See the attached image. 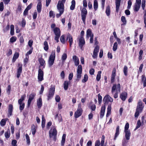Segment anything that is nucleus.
Returning a JSON list of instances; mask_svg holds the SVG:
<instances>
[{"label":"nucleus","instance_id":"f257e3e1","mask_svg":"<svg viewBox=\"0 0 146 146\" xmlns=\"http://www.w3.org/2000/svg\"><path fill=\"white\" fill-rule=\"evenodd\" d=\"M103 100L104 102V105L102 106L101 108L100 115V117L101 118H102L104 115L106 109L105 105L108 104L109 102H112L113 99L109 95H107L104 97Z\"/></svg>","mask_w":146,"mask_h":146},{"label":"nucleus","instance_id":"f03ea898","mask_svg":"<svg viewBox=\"0 0 146 146\" xmlns=\"http://www.w3.org/2000/svg\"><path fill=\"white\" fill-rule=\"evenodd\" d=\"M144 107V105L141 101L138 102L136 110L134 116L135 117H137L140 113L141 112Z\"/></svg>","mask_w":146,"mask_h":146},{"label":"nucleus","instance_id":"7ed1b4c3","mask_svg":"<svg viewBox=\"0 0 146 146\" xmlns=\"http://www.w3.org/2000/svg\"><path fill=\"white\" fill-rule=\"evenodd\" d=\"M57 7L60 13L56 14V17L57 18H58L64 13V5L61 1H58Z\"/></svg>","mask_w":146,"mask_h":146},{"label":"nucleus","instance_id":"20e7f679","mask_svg":"<svg viewBox=\"0 0 146 146\" xmlns=\"http://www.w3.org/2000/svg\"><path fill=\"white\" fill-rule=\"evenodd\" d=\"M57 134V132L55 127H52L49 131V137L50 138L53 137L54 140L56 141Z\"/></svg>","mask_w":146,"mask_h":146},{"label":"nucleus","instance_id":"39448f33","mask_svg":"<svg viewBox=\"0 0 146 146\" xmlns=\"http://www.w3.org/2000/svg\"><path fill=\"white\" fill-rule=\"evenodd\" d=\"M53 31L55 35L54 39L58 42H59V38L60 36V29L58 27H56L54 29Z\"/></svg>","mask_w":146,"mask_h":146},{"label":"nucleus","instance_id":"423d86ee","mask_svg":"<svg viewBox=\"0 0 146 146\" xmlns=\"http://www.w3.org/2000/svg\"><path fill=\"white\" fill-rule=\"evenodd\" d=\"M87 14V11L86 9L85 8H83L81 11V15L82 19L84 24L86 23V19Z\"/></svg>","mask_w":146,"mask_h":146},{"label":"nucleus","instance_id":"0eeeda50","mask_svg":"<svg viewBox=\"0 0 146 146\" xmlns=\"http://www.w3.org/2000/svg\"><path fill=\"white\" fill-rule=\"evenodd\" d=\"M141 0H136V2L135 3L133 7V9L135 11L137 12L139 10L141 5Z\"/></svg>","mask_w":146,"mask_h":146},{"label":"nucleus","instance_id":"6e6552de","mask_svg":"<svg viewBox=\"0 0 146 146\" xmlns=\"http://www.w3.org/2000/svg\"><path fill=\"white\" fill-rule=\"evenodd\" d=\"M54 92L55 88H54L51 87L50 88L48 93L47 95L48 100H50L53 97L54 94Z\"/></svg>","mask_w":146,"mask_h":146},{"label":"nucleus","instance_id":"1a4fd4ad","mask_svg":"<svg viewBox=\"0 0 146 146\" xmlns=\"http://www.w3.org/2000/svg\"><path fill=\"white\" fill-rule=\"evenodd\" d=\"M120 85L119 84H118L117 85L114 84L111 90L112 94H113L114 91L116 90V92L119 93L120 92Z\"/></svg>","mask_w":146,"mask_h":146},{"label":"nucleus","instance_id":"9d476101","mask_svg":"<svg viewBox=\"0 0 146 146\" xmlns=\"http://www.w3.org/2000/svg\"><path fill=\"white\" fill-rule=\"evenodd\" d=\"M36 95V93L34 92L32 93L30 95L28 101L27 105L28 107H29L30 106L32 101Z\"/></svg>","mask_w":146,"mask_h":146},{"label":"nucleus","instance_id":"9b49d317","mask_svg":"<svg viewBox=\"0 0 146 146\" xmlns=\"http://www.w3.org/2000/svg\"><path fill=\"white\" fill-rule=\"evenodd\" d=\"M78 38L79 40V46L81 49H82L83 45L85 44L84 39L82 36H80Z\"/></svg>","mask_w":146,"mask_h":146},{"label":"nucleus","instance_id":"f8f14e48","mask_svg":"<svg viewBox=\"0 0 146 146\" xmlns=\"http://www.w3.org/2000/svg\"><path fill=\"white\" fill-rule=\"evenodd\" d=\"M44 73L43 71L41 69H39L38 70V78L39 81H42L43 80Z\"/></svg>","mask_w":146,"mask_h":146},{"label":"nucleus","instance_id":"ddd939ff","mask_svg":"<svg viewBox=\"0 0 146 146\" xmlns=\"http://www.w3.org/2000/svg\"><path fill=\"white\" fill-rule=\"evenodd\" d=\"M99 47L98 46H96L94 50V51L93 52V55H92V57L94 58H97V56L98 55V53L99 51Z\"/></svg>","mask_w":146,"mask_h":146},{"label":"nucleus","instance_id":"4468645a","mask_svg":"<svg viewBox=\"0 0 146 146\" xmlns=\"http://www.w3.org/2000/svg\"><path fill=\"white\" fill-rule=\"evenodd\" d=\"M68 40L70 43V46L71 47L73 43V38L72 36L69 33L66 36V41H67Z\"/></svg>","mask_w":146,"mask_h":146},{"label":"nucleus","instance_id":"2eb2a0df","mask_svg":"<svg viewBox=\"0 0 146 146\" xmlns=\"http://www.w3.org/2000/svg\"><path fill=\"white\" fill-rule=\"evenodd\" d=\"M73 60L74 61V64L76 66H78L79 64V61L78 58L76 56H73Z\"/></svg>","mask_w":146,"mask_h":146},{"label":"nucleus","instance_id":"dca6fc26","mask_svg":"<svg viewBox=\"0 0 146 146\" xmlns=\"http://www.w3.org/2000/svg\"><path fill=\"white\" fill-rule=\"evenodd\" d=\"M127 94L125 92H123L120 95V98L123 101H125L127 98Z\"/></svg>","mask_w":146,"mask_h":146},{"label":"nucleus","instance_id":"f3484780","mask_svg":"<svg viewBox=\"0 0 146 146\" xmlns=\"http://www.w3.org/2000/svg\"><path fill=\"white\" fill-rule=\"evenodd\" d=\"M82 110L77 109V111H76L74 113L75 117L77 118L80 117L82 114Z\"/></svg>","mask_w":146,"mask_h":146},{"label":"nucleus","instance_id":"a211bd4d","mask_svg":"<svg viewBox=\"0 0 146 146\" xmlns=\"http://www.w3.org/2000/svg\"><path fill=\"white\" fill-rule=\"evenodd\" d=\"M116 3V11L118 12L119 9L120 4L121 0H115Z\"/></svg>","mask_w":146,"mask_h":146},{"label":"nucleus","instance_id":"6ab92c4d","mask_svg":"<svg viewBox=\"0 0 146 146\" xmlns=\"http://www.w3.org/2000/svg\"><path fill=\"white\" fill-rule=\"evenodd\" d=\"M119 126H118L117 127L116 131H115V135L114 137V140H116L117 137V136L119 135Z\"/></svg>","mask_w":146,"mask_h":146},{"label":"nucleus","instance_id":"aec40b11","mask_svg":"<svg viewBox=\"0 0 146 146\" xmlns=\"http://www.w3.org/2000/svg\"><path fill=\"white\" fill-rule=\"evenodd\" d=\"M13 106L11 104H9V105L8 108V115L11 116L12 115L13 111Z\"/></svg>","mask_w":146,"mask_h":146},{"label":"nucleus","instance_id":"412c9836","mask_svg":"<svg viewBox=\"0 0 146 146\" xmlns=\"http://www.w3.org/2000/svg\"><path fill=\"white\" fill-rule=\"evenodd\" d=\"M55 58V50L52 51L49 57V59L54 60Z\"/></svg>","mask_w":146,"mask_h":146},{"label":"nucleus","instance_id":"4be33fe9","mask_svg":"<svg viewBox=\"0 0 146 146\" xmlns=\"http://www.w3.org/2000/svg\"><path fill=\"white\" fill-rule=\"evenodd\" d=\"M37 106L39 108H41L42 106V100L41 98H39L37 101Z\"/></svg>","mask_w":146,"mask_h":146},{"label":"nucleus","instance_id":"5701e85b","mask_svg":"<svg viewBox=\"0 0 146 146\" xmlns=\"http://www.w3.org/2000/svg\"><path fill=\"white\" fill-rule=\"evenodd\" d=\"M42 4L41 2H39L38 3L37 6V10L38 13H40L41 11Z\"/></svg>","mask_w":146,"mask_h":146},{"label":"nucleus","instance_id":"b1692460","mask_svg":"<svg viewBox=\"0 0 146 146\" xmlns=\"http://www.w3.org/2000/svg\"><path fill=\"white\" fill-rule=\"evenodd\" d=\"M124 132L125 133V137L126 139L127 140H129L130 139V137L131 135V133L130 131H124Z\"/></svg>","mask_w":146,"mask_h":146},{"label":"nucleus","instance_id":"393cba45","mask_svg":"<svg viewBox=\"0 0 146 146\" xmlns=\"http://www.w3.org/2000/svg\"><path fill=\"white\" fill-rule=\"evenodd\" d=\"M19 56V54L17 52H15L14 54L12 59V61L14 62L18 58Z\"/></svg>","mask_w":146,"mask_h":146},{"label":"nucleus","instance_id":"a878e982","mask_svg":"<svg viewBox=\"0 0 146 146\" xmlns=\"http://www.w3.org/2000/svg\"><path fill=\"white\" fill-rule=\"evenodd\" d=\"M76 5V2L75 0H73L71 2V5L70 7V9L71 10L74 9Z\"/></svg>","mask_w":146,"mask_h":146},{"label":"nucleus","instance_id":"bb28decb","mask_svg":"<svg viewBox=\"0 0 146 146\" xmlns=\"http://www.w3.org/2000/svg\"><path fill=\"white\" fill-rule=\"evenodd\" d=\"M22 70V65L21 64H18V68L17 70V73H21Z\"/></svg>","mask_w":146,"mask_h":146},{"label":"nucleus","instance_id":"cd10ccee","mask_svg":"<svg viewBox=\"0 0 146 146\" xmlns=\"http://www.w3.org/2000/svg\"><path fill=\"white\" fill-rule=\"evenodd\" d=\"M86 35L87 37L88 38L90 37H91L92 35H94L92 33L90 29H88L87 30Z\"/></svg>","mask_w":146,"mask_h":146},{"label":"nucleus","instance_id":"c85d7f7f","mask_svg":"<svg viewBox=\"0 0 146 146\" xmlns=\"http://www.w3.org/2000/svg\"><path fill=\"white\" fill-rule=\"evenodd\" d=\"M69 82L67 81H65L64 83V88L65 90H67L68 88Z\"/></svg>","mask_w":146,"mask_h":146},{"label":"nucleus","instance_id":"c756f323","mask_svg":"<svg viewBox=\"0 0 146 146\" xmlns=\"http://www.w3.org/2000/svg\"><path fill=\"white\" fill-rule=\"evenodd\" d=\"M46 120L43 115H42V128L44 127L45 124Z\"/></svg>","mask_w":146,"mask_h":146},{"label":"nucleus","instance_id":"7c9ffc66","mask_svg":"<svg viewBox=\"0 0 146 146\" xmlns=\"http://www.w3.org/2000/svg\"><path fill=\"white\" fill-rule=\"evenodd\" d=\"M66 136V135L65 134H64L63 135L61 142V145L62 146H63L64 145V143L65 141Z\"/></svg>","mask_w":146,"mask_h":146},{"label":"nucleus","instance_id":"2f4dec72","mask_svg":"<svg viewBox=\"0 0 146 146\" xmlns=\"http://www.w3.org/2000/svg\"><path fill=\"white\" fill-rule=\"evenodd\" d=\"M106 13L107 16H109L110 13V7L109 5H108L106 7Z\"/></svg>","mask_w":146,"mask_h":146},{"label":"nucleus","instance_id":"473e14b6","mask_svg":"<svg viewBox=\"0 0 146 146\" xmlns=\"http://www.w3.org/2000/svg\"><path fill=\"white\" fill-rule=\"evenodd\" d=\"M38 61L41 66H44L45 64V61L43 58H39L38 59Z\"/></svg>","mask_w":146,"mask_h":146},{"label":"nucleus","instance_id":"72a5a7b5","mask_svg":"<svg viewBox=\"0 0 146 146\" xmlns=\"http://www.w3.org/2000/svg\"><path fill=\"white\" fill-rule=\"evenodd\" d=\"M60 40L61 43L64 44L65 43L66 40L65 38V36L64 35H63L61 36L60 38Z\"/></svg>","mask_w":146,"mask_h":146},{"label":"nucleus","instance_id":"f704fd0d","mask_svg":"<svg viewBox=\"0 0 146 146\" xmlns=\"http://www.w3.org/2000/svg\"><path fill=\"white\" fill-rule=\"evenodd\" d=\"M98 3L97 0H95L94 1V10L96 11L98 8Z\"/></svg>","mask_w":146,"mask_h":146},{"label":"nucleus","instance_id":"c9c22d12","mask_svg":"<svg viewBox=\"0 0 146 146\" xmlns=\"http://www.w3.org/2000/svg\"><path fill=\"white\" fill-rule=\"evenodd\" d=\"M44 49L46 51L48 49V46L47 42L46 41H45L44 43Z\"/></svg>","mask_w":146,"mask_h":146},{"label":"nucleus","instance_id":"e433bc0d","mask_svg":"<svg viewBox=\"0 0 146 146\" xmlns=\"http://www.w3.org/2000/svg\"><path fill=\"white\" fill-rule=\"evenodd\" d=\"M31 130L33 135H34L36 133V130L35 127L34 125H33L31 126Z\"/></svg>","mask_w":146,"mask_h":146},{"label":"nucleus","instance_id":"4c0bfd02","mask_svg":"<svg viewBox=\"0 0 146 146\" xmlns=\"http://www.w3.org/2000/svg\"><path fill=\"white\" fill-rule=\"evenodd\" d=\"M14 27L13 25H11L10 34L11 35H14Z\"/></svg>","mask_w":146,"mask_h":146},{"label":"nucleus","instance_id":"58836bf2","mask_svg":"<svg viewBox=\"0 0 146 146\" xmlns=\"http://www.w3.org/2000/svg\"><path fill=\"white\" fill-rule=\"evenodd\" d=\"M102 72L100 71L98 72V74L96 76V79L97 81H99L100 80L101 78V74Z\"/></svg>","mask_w":146,"mask_h":146},{"label":"nucleus","instance_id":"ea45409f","mask_svg":"<svg viewBox=\"0 0 146 146\" xmlns=\"http://www.w3.org/2000/svg\"><path fill=\"white\" fill-rule=\"evenodd\" d=\"M19 104L20 105L19 109L21 111L23 110L24 108L25 105V104L24 103H23L22 102H21L20 103H19Z\"/></svg>","mask_w":146,"mask_h":146},{"label":"nucleus","instance_id":"a19ab883","mask_svg":"<svg viewBox=\"0 0 146 146\" xmlns=\"http://www.w3.org/2000/svg\"><path fill=\"white\" fill-rule=\"evenodd\" d=\"M10 130H8L5 133V137L7 138H8L10 137Z\"/></svg>","mask_w":146,"mask_h":146},{"label":"nucleus","instance_id":"79ce46f5","mask_svg":"<svg viewBox=\"0 0 146 146\" xmlns=\"http://www.w3.org/2000/svg\"><path fill=\"white\" fill-rule=\"evenodd\" d=\"M141 125V123L140 120H138L137 121V125L134 130H136L137 129L140 127Z\"/></svg>","mask_w":146,"mask_h":146},{"label":"nucleus","instance_id":"37998d69","mask_svg":"<svg viewBox=\"0 0 146 146\" xmlns=\"http://www.w3.org/2000/svg\"><path fill=\"white\" fill-rule=\"evenodd\" d=\"M25 97V95L21 96V98L19 99L18 100V103H20L21 102H22L24 100Z\"/></svg>","mask_w":146,"mask_h":146},{"label":"nucleus","instance_id":"c03bdc74","mask_svg":"<svg viewBox=\"0 0 146 146\" xmlns=\"http://www.w3.org/2000/svg\"><path fill=\"white\" fill-rule=\"evenodd\" d=\"M25 136L27 140V143L28 145H29L30 143V141L29 136L27 134H26Z\"/></svg>","mask_w":146,"mask_h":146},{"label":"nucleus","instance_id":"a18cd8bd","mask_svg":"<svg viewBox=\"0 0 146 146\" xmlns=\"http://www.w3.org/2000/svg\"><path fill=\"white\" fill-rule=\"evenodd\" d=\"M88 77L86 74H85L84 76V79L82 80V82L83 83L86 82L88 80Z\"/></svg>","mask_w":146,"mask_h":146},{"label":"nucleus","instance_id":"49530a36","mask_svg":"<svg viewBox=\"0 0 146 146\" xmlns=\"http://www.w3.org/2000/svg\"><path fill=\"white\" fill-rule=\"evenodd\" d=\"M105 141V136L103 135L102 137L101 143H100V146H104Z\"/></svg>","mask_w":146,"mask_h":146},{"label":"nucleus","instance_id":"de8ad7c7","mask_svg":"<svg viewBox=\"0 0 146 146\" xmlns=\"http://www.w3.org/2000/svg\"><path fill=\"white\" fill-rule=\"evenodd\" d=\"M117 42H114L113 48V50L114 51H115L117 49Z\"/></svg>","mask_w":146,"mask_h":146},{"label":"nucleus","instance_id":"09e8293b","mask_svg":"<svg viewBox=\"0 0 146 146\" xmlns=\"http://www.w3.org/2000/svg\"><path fill=\"white\" fill-rule=\"evenodd\" d=\"M17 40V38L15 36H12L10 38V42L11 43H13L15 41Z\"/></svg>","mask_w":146,"mask_h":146},{"label":"nucleus","instance_id":"8fccbe9b","mask_svg":"<svg viewBox=\"0 0 146 146\" xmlns=\"http://www.w3.org/2000/svg\"><path fill=\"white\" fill-rule=\"evenodd\" d=\"M127 67L126 66H124L123 68V72L124 75L126 76L127 75Z\"/></svg>","mask_w":146,"mask_h":146},{"label":"nucleus","instance_id":"3c124183","mask_svg":"<svg viewBox=\"0 0 146 146\" xmlns=\"http://www.w3.org/2000/svg\"><path fill=\"white\" fill-rule=\"evenodd\" d=\"M121 21L123 23V24L125 25L126 23V21L125 17L124 16H122L121 18Z\"/></svg>","mask_w":146,"mask_h":146},{"label":"nucleus","instance_id":"603ef678","mask_svg":"<svg viewBox=\"0 0 146 146\" xmlns=\"http://www.w3.org/2000/svg\"><path fill=\"white\" fill-rule=\"evenodd\" d=\"M6 120L5 119H2L0 122L1 125L2 126H4L6 124Z\"/></svg>","mask_w":146,"mask_h":146},{"label":"nucleus","instance_id":"864d4df0","mask_svg":"<svg viewBox=\"0 0 146 146\" xmlns=\"http://www.w3.org/2000/svg\"><path fill=\"white\" fill-rule=\"evenodd\" d=\"M98 103L99 104H100L101 103L102 100V97L100 95V94H98Z\"/></svg>","mask_w":146,"mask_h":146},{"label":"nucleus","instance_id":"5fc2aeb1","mask_svg":"<svg viewBox=\"0 0 146 146\" xmlns=\"http://www.w3.org/2000/svg\"><path fill=\"white\" fill-rule=\"evenodd\" d=\"M82 68L81 65H78V67L77 72H82Z\"/></svg>","mask_w":146,"mask_h":146},{"label":"nucleus","instance_id":"6e6d98bb","mask_svg":"<svg viewBox=\"0 0 146 146\" xmlns=\"http://www.w3.org/2000/svg\"><path fill=\"white\" fill-rule=\"evenodd\" d=\"M82 73V72H77L76 77L78 80H79L81 78Z\"/></svg>","mask_w":146,"mask_h":146},{"label":"nucleus","instance_id":"4d7b16f0","mask_svg":"<svg viewBox=\"0 0 146 146\" xmlns=\"http://www.w3.org/2000/svg\"><path fill=\"white\" fill-rule=\"evenodd\" d=\"M129 124L128 123H127L125 126V129H124V131H129V130H128V129L129 128Z\"/></svg>","mask_w":146,"mask_h":146},{"label":"nucleus","instance_id":"13d9d810","mask_svg":"<svg viewBox=\"0 0 146 146\" xmlns=\"http://www.w3.org/2000/svg\"><path fill=\"white\" fill-rule=\"evenodd\" d=\"M33 41L32 40H30L28 42V44L29 46L31 48H32V45L33 44Z\"/></svg>","mask_w":146,"mask_h":146},{"label":"nucleus","instance_id":"bf43d9fd","mask_svg":"<svg viewBox=\"0 0 146 146\" xmlns=\"http://www.w3.org/2000/svg\"><path fill=\"white\" fill-rule=\"evenodd\" d=\"M145 5V0H142V7L143 10H144Z\"/></svg>","mask_w":146,"mask_h":146},{"label":"nucleus","instance_id":"052dcab7","mask_svg":"<svg viewBox=\"0 0 146 146\" xmlns=\"http://www.w3.org/2000/svg\"><path fill=\"white\" fill-rule=\"evenodd\" d=\"M67 58V55L66 53H63L62 57V60L64 61Z\"/></svg>","mask_w":146,"mask_h":146},{"label":"nucleus","instance_id":"680f3d73","mask_svg":"<svg viewBox=\"0 0 146 146\" xmlns=\"http://www.w3.org/2000/svg\"><path fill=\"white\" fill-rule=\"evenodd\" d=\"M54 60H51L50 59H49L48 60V64L50 66H52L54 62Z\"/></svg>","mask_w":146,"mask_h":146},{"label":"nucleus","instance_id":"e2e57ef3","mask_svg":"<svg viewBox=\"0 0 146 146\" xmlns=\"http://www.w3.org/2000/svg\"><path fill=\"white\" fill-rule=\"evenodd\" d=\"M115 73H116V70H115V68H113V70L112 73L111 75V76L115 78V75H116Z\"/></svg>","mask_w":146,"mask_h":146},{"label":"nucleus","instance_id":"0e129e2a","mask_svg":"<svg viewBox=\"0 0 146 146\" xmlns=\"http://www.w3.org/2000/svg\"><path fill=\"white\" fill-rule=\"evenodd\" d=\"M4 9L3 3V2H1L0 3V11H2Z\"/></svg>","mask_w":146,"mask_h":146},{"label":"nucleus","instance_id":"69168bd1","mask_svg":"<svg viewBox=\"0 0 146 146\" xmlns=\"http://www.w3.org/2000/svg\"><path fill=\"white\" fill-rule=\"evenodd\" d=\"M17 141L16 140L14 139L12 141L11 144L13 146H17Z\"/></svg>","mask_w":146,"mask_h":146},{"label":"nucleus","instance_id":"338daca9","mask_svg":"<svg viewBox=\"0 0 146 146\" xmlns=\"http://www.w3.org/2000/svg\"><path fill=\"white\" fill-rule=\"evenodd\" d=\"M55 100L56 102H59L60 101V98L59 96L58 95H56L55 97Z\"/></svg>","mask_w":146,"mask_h":146},{"label":"nucleus","instance_id":"774afa93","mask_svg":"<svg viewBox=\"0 0 146 146\" xmlns=\"http://www.w3.org/2000/svg\"><path fill=\"white\" fill-rule=\"evenodd\" d=\"M100 141L99 140H98L95 142V146H100Z\"/></svg>","mask_w":146,"mask_h":146}]
</instances>
